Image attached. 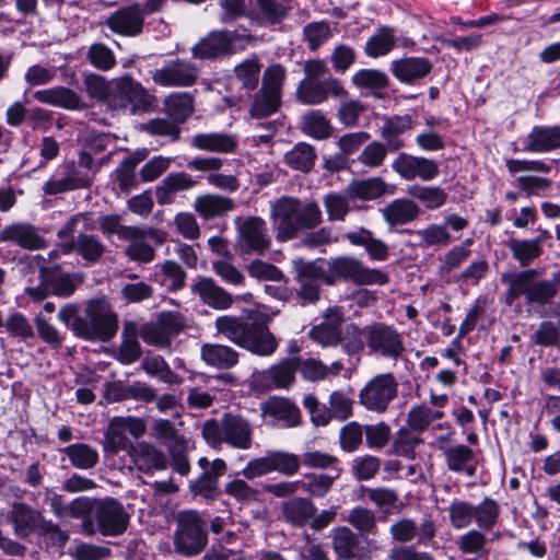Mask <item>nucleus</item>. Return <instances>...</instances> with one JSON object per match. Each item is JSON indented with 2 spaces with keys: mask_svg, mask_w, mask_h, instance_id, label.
<instances>
[{
  "mask_svg": "<svg viewBox=\"0 0 560 560\" xmlns=\"http://www.w3.org/2000/svg\"><path fill=\"white\" fill-rule=\"evenodd\" d=\"M270 218L278 242L294 240L304 230H313L322 223L323 213L317 202L283 196L271 203Z\"/></svg>",
  "mask_w": 560,
  "mask_h": 560,
  "instance_id": "obj_1",
  "label": "nucleus"
},
{
  "mask_svg": "<svg viewBox=\"0 0 560 560\" xmlns=\"http://www.w3.org/2000/svg\"><path fill=\"white\" fill-rule=\"evenodd\" d=\"M215 328L235 345L258 355H271L278 347L275 336L261 323L244 322L241 318L224 315L217 318Z\"/></svg>",
  "mask_w": 560,
  "mask_h": 560,
  "instance_id": "obj_2",
  "label": "nucleus"
},
{
  "mask_svg": "<svg viewBox=\"0 0 560 560\" xmlns=\"http://www.w3.org/2000/svg\"><path fill=\"white\" fill-rule=\"evenodd\" d=\"M206 442L213 448L226 443L233 448L248 450L253 441V427L242 416L224 413L220 421L207 420L201 430Z\"/></svg>",
  "mask_w": 560,
  "mask_h": 560,
  "instance_id": "obj_3",
  "label": "nucleus"
},
{
  "mask_svg": "<svg viewBox=\"0 0 560 560\" xmlns=\"http://www.w3.org/2000/svg\"><path fill=\"white\" fill-rule=\"evenodd\" d=\"M535 269H527L517 273H503L501 281L508 284L505 303H513L525 296L527 304L545 305L550 303L557 294L556 284L549 280H538Z\"/></svg>",
  "mask_w": 560,
  "mask_h": 560,
  "instance_id": "obj_4",
  "label": "nucleus"
},
{
  "mask_svg": "<svg viewBox=\"0 0 560 560\" xmlns=\"http://www.w3.org/2000/svg\"><path fill=\"white\" fill-rule=\"evenodd\" d=\"M325 283L334 285L339 281H350L357 285H385L389 281L386 272L369 268L352 256H338L324 265Z\"/></svg>",
  "mask_w": 560,
  "mask_h": 560,
  "instance_id": "obj_5",
  "label": "nucleus"
},
{
  "mask_svg": "<svg viewBox=\"0 0 560 560\" xmlns=\"http://www.w3.org/2000/svg\"><path fill=\"white\" fill-rule=\"evenodd\" d=\"M117 329V316L105 299L90 301L85 316L74 324V335L86 340L107 341L116 335Z\"/></svg>",
  "mask_w": 560,
  "mask_h": 560,
  "instance_id": "obj_6",
  "label": "nucleus"
},
{
  "mask_svg": "<svg viewBox=\"0 0 560 560\" xmlns=\"http://www.w3.org/2000/svg\"><path fill=\"white\" fill-rule=\"evenodd\" d=\"M154 96L130 77L114 80V89L109 96L108 107L114 110H125L130 114L148 112L153 107Z\"/></svg>",
  "mask_w": 560,
  "mask_h": 560,
  "instance_id": "obj_7",
  "label": "nucleus"
},
{
  "mask_svg": "<svg viewBox=\"0 0 560 560\" xmlns=\"http://www.w3.org/2000/svg\"><path fill=\"white\" fill-rule=\"evenodd\" d=\"M365 335L369 354L393 361L404 355L406 348L402 335L393 325L381 322L368 325Z\"/></svg>",
  "mask_w": 560,
  "mask_h": 560,
  "instance_id": "obj_8",
  "label": "nucleus"
},
{
  "mask_svg": "<svg viewBox=\"0 0 560 560\" xmlns=\"http://www.w3.org/2000/svg\"><path fill=\"white\" fill-rule=\"evenodd\" d=\"M399 384L393 373L372 377L359 392V402L366 410L384 413L398 396Z\"/></svg>",
  "mask_w": 560,
  "mask_h": 560,
  "instance_id": "obj_9",
  "label": "nucleus"
},
{
  "mask_svg": "<svg viewBox=\"0 0 560 560\" xmlns=\"http://www.w3.org/2000/svg\"><path fill=\"white\" fill-rule=\"evenodd\" d=\"M206 525L194 511L179 513L175 530L174 546L177 552L185 556L200 553L207 545Z\"/></svg>",
  "mask_w": 560,
  "mask_h": 560,
  "instance_id": "obj_10",
  "label": "nucleus"
},
{
  "mask_svg": "<svg viewBox=\"0 0 560 560\" xmlns=\"http://www.w3.org/2000/svg\"><path fill=\"white\" fill-rule=\"evenodd\" d=\"M145 422L136 417H114L104 434L103 448L107 455H117L129 446L126 435L129 432L133 438H140L145 433Z\"/></svg>",
  "mask_w": 560,
  "mask_h": 560,
  "instance_id": "obj_11",
  "label": "nucleus"
},
{
  "mask_svg": "<svg viewBox=\"0 0 560 560\" xmlns=\"http://www.w3.org/2000/svg\"><path fill=\"white\" fill-rule=\"evenodd\" d=\"M332 549L338 558L364 560L380 549L376 540L360 538L346 526L332 530Z\"/></svg>",
  "mask_w": 560,
  "mask_h": 560,
  "instance_id": "obj_12",
  "label": "nucleus"
},
{
  "mask_svg": "<svg viewBox=\"0 0 560 560\" xmlns=\"http://www.w3.org/2000/svg\"><path fill=\"white\" fill-rule=\"evenodd\" d=\"M296 273L299 289L298 298L302 305L314 304L319 300V282L325 283L324 265L317 261H306L302 258L292 260Z\"/></svg>",
  "mask_w": 560,
  "mask_h": 560,
  "instance_id": "obj_13",
  "label": "nucleus"
},
{
  "mask_svg": "<svg viewBox=\"0 0 560 560\" xmlns=\"http://www.w3.org/2000/svg\"><path fill=\"white\" fill-rule=\"evenodd\" d=\"M236 247L242 254L262 255L271 247L266 221L258 217L247 218L238 228Z\"/></svg>",
  "mask_w": 560,
  "mask_h": 560,
  "instance_id": "obj_14",
  "label": "nucleus"
},
{
  "mask_svg": "<svg viewBox=\"0 0 560 560\" xmlns=\"http://www.w3.org/2000/svg\"><path fill=\"white\" fill-rule=\"evenodd\" d=\"M93 176L83 172L74 161L59 165L57 172L44 184L46 195H58L66 191L90 187Z\"/></svg>",
  "mask_w": 560,
  "mask_h": 560,
  "instance_id": "obj_15",
  "label": "nucleus"
},
{
  "mask_svg": "<svg viewBox=\"0 0 560 560\" xmlns=\"http://www.w3.org/2000/svg\"><path fill=\"white\" fill-rule=\"evenodd\" d=\"M198 77L199 69L197 66L184 59L170 60L163 67L151 72L153 82L165 88L191 86L196 83Z\"/></svg>",
  "mask_w": 560,
  "mask_h": 560,
  "instance_id": "obj_16",
  "label": "nucleus"
},
{
  "mask_svg": "<svg viewBox=\"0 0 560 560\" xmlns=\"http://www.w3.org/2000/svg\"><path fill=\"white\" fill-rule=\"evenodd\" d=\"M295 94L296 100L304 105H319L329 96L341 98L347 92L339 79L329 75L322 81L302 80Z\"/></svg>",
  "mask_w": 560,
  "mask_h": 560,
  "instance_id": "obj_17",
  "label": "nucleus"
},
{
  "mask_svg": "<svg viewBox=\"0 0 560 560\" xmlns=\"http://www.w3.org/2000/svg\"><path fill=\"white\" fill-rule=\"evenodd\" d=\"M144 19L141 5L132 3L112 12L105 25L115 34L133 37L142 32Z\"/></svg>",
  "mask_w": 560,
  "mask_h": 560,
  "instance_id": "obj_18",
  "label": "nucleus"
},
{
  "mask_svg": "<svg viewBox=\"0 0 560 560\" xmlns=\"http://www.w3.org/2000/svg\"><path fill=\"white\" fill-rule=\"evenodd\" d=\"M98 530L104 536H118L127 528L129 516L114 499L102 501L95 512Z\"/></svg>",
  "mask_w": 560,
  "mask_h": 560,
  "instance_id": "obj_19",
  "label": "nucleus"
},
{
  "mask_svg": "<svg viewBox=\"0 0 560 560\" xmlns=\"http://www.w3.org/2000/svg\"><path fill=\"white\" fill-rule=\"evenodd\" d=\"M237 35L235 32L213 31L201 38L192 48L191 55L196 59H217L234 52L233 44Z\"/></svg>",
  "mask_w": 560,
  "mask_h": 560,
  "instance_id": "obj_20",
  "label": "nucleus"
},
{
  "mask_svg": "<svg viewBox=\"0 0 560 560\" xmlns=\"http://www.w3.org/2000/svg\"><path fill=\"white\" fill-rule=\"evenodd\" d=\"M393 170L406 180L420 178L431 180L439 175V165L435 161L400 153L392 164Z\"/></svg>",
  "mask_w": 560,
  "mask_h": 560,
  "instance_id": "obj_21",
  "label": "nucleus"
},
{
  "mask_svg": "<svg viewBox=\"0 0 560 560\" xmlns=\"http://www.w3.org/2000/svg\"><path fill=\"white\" fill-rule=\"evenodd\" d=\"M343 319L345 314L341 307L332 306L327 308L323 322L308 331L310 338L323 347L337 346L341 340L340 326Z\"/></svg>",
  "mask_w": 560,
  "mask_h": 560,
  "instance_id": "obj_22",
  "label": "nucleus"
},
{
  "mask_svg": "<svg viewBox=\"0 0 560 560\" xmlns=\"http://www.w3.org/2000/svg\"><path fill=\"white\" fill-rule=\"evenodd\" d=\"M389 533L395 541L406 544L417 538L418 545L428 546L435 535V527L429 520L417 525L411 518H401L390 526Z\"/></svg>",
  "mask_w": 560,
  "mask_h": 560,
  "instance_id": "obj_23",
  "label": "nucleus"
},
{
  "mask_svg": "<svg viewBox=\"0 0 560 560\" xmlns=\"http://www.w3.org/2000/svg\"><path fill=\"white\" fill-rule=\"evenodd\" d=\"M1 242H14L28 250L46 248L47 242L39 234L38 229L28 223H13L3 228L0 233Z\"/></svg>",
  "mask_w": 560,
  "mask_h": 560,
  "instance_id": "obj_24",
  "label": "nucleus"
},
{
  "mask_svg": "<svg viewBox=\"0 0 560 560\" xmlns=\"http://www.w3.org/2000/svg\"><path fill=\"white\" fill-rule=\"evenodd\" d=\"M432 70V63L424 57H405L390 62L393 75L405 84H415Z\"/></svg>",
  "mask_w": 560,
  "mask_h": 560,
  "instance_id": "obj_25",
  "label": "nucleus"
},
{
  "mask_svg": "<svg viewBox=\"0 0 560 560\" xmlns=\"http://www.w3.org/2000/svg\"><path fill=\"white\" fill-rule=\"evenodd\" d=\"M560 149V126H534L526 137L524 151L547 153Z\"/></svg>",
  "mask_w": 560,
  "mask_h": 560,
  "instance_id": "obj_26",
  "label": "nucleus"
},
{
  "mask_svg": "<svg viewBox=\"0 0 560 560\" xmlns=\"http://www.w3.org/2000/svg\"><path fill=\"white\" fill-rule=\"evenodd\" d=\"M442 451L447 468L453 472H460L472 477L477 470L475 454L471 448L464 444L451 446L439 445Z\"/></svg>",
  "mask_w": 560,
  "mask_h": 560,
  "instance_id": "obj_27",
  "label": "nucleus"
},
{
  "mask_svg": "<svg viewBox=\"0 0 560 560\" xmlns=\"http://www.w3.org/2000/svg\"><path fill=\"white\" fill-rule=\"evenodd\" d=\"M33 96L42 104L68 110H75L82 106L80 95L75 91L61 85L37 90Z\"/></svg>",
  "mask_w": 560,
  "mask_h": 560,
  "instance_id": "obj_28",
  "label": "nucleus"
},
{
  "mask_svg": "<svg viewBox=\"0 0 560 560\" xmlns=\"http://www.w3.org/2000/svg\"><path fill=\"white\" fill-rule=\"evenodd\" d=\"M192 291L200 296L205 304L215 310H225L233 303L231 294L218 285L212 278H197Z\"/></svg>",
  "mask_w": 560,
  "mask_h": 560,
  "instance_id": "obj_29",
  "label": "nucleus"
},
{
  "mask_svg": "<svg viewBox=\"0 0 560 560\" xmlns=\"http://www.w3.org/2000/svg\"><path fill=\"white\" fill-rule=\"evenodd\" d=\"M13 524L14 534L25 538L35 532L43 522V515L25 503H15L8 516Z\"/></svg>",
  "mask_w": 560,
  "mask_h": 560,
  "instance_id": "obj_30",
  "label": "nucleus"
},
{
  "mask_svg": "<svg viewBox=\"0 0 560 560\" xmlns=\"http://www.w3.org/2000/svg\"><path fill=\"white\" fill-rule=\"evenodd\" d=\"M130 456L137 468L143 472L163 470L167 466L164 453L148 442H139L132 446Z\"/></svg>",
  "mask_w": 560,
  "mask_h": 560,
  "instance_id": "obj_31",
  "label": "nucleus"
},
{
  "mask_svg": "<svg viewBox=\"0 0 560 560\" xmlns=\"http://www.w3.org/2000/svg\"><path fill=\"white\" fill-rule=\"evenodd\" d=\"M237 138L224 132H201L191 137L190 145L200 151L233 153L237 148Z\"/></svg>",
  "mask_w": 560,
  "mask_h": 560,
  "instance_id": "obj_32",
  "label": "nucleus"
},
{
  "mask_svg": "<svg viewBox=\"0 0 560 560\" xmlns=\"http://www.w3.org/2000/svg\"><path fill=\"white\" fill-rule=\"evenodd\" d=\"M152 280L167 291H177L184 288L186 272L174 260H165L153 267Z\"/></svg>",
  "mask_w": 560,
  "mask_h": 560,
  "instance_id": "obj_33",
  "label": "nucleus"
},
{
  "mask_svg": "<svg viewBox=\"0 0 560 560\" xmlns=\"http://www.w3.org/2000/svg\"><path fill=\"white\" fill-rule=\"evenodd\" d=\"M262 412L282 427H295L300 422V410L290 400L284 398H270L262 406Z\"/></svg>",
  "mask_w": 560,
  "mask_h": 560,
  "instance_id": "obj_34",
  "label": "nucleus"
},
{
  "mask_svg": "<svg viewBox=\"0 0 560 560\" xmlns=\"http://www.w3.org/2000/svg\"><path fill=\"white\" fill-rule=\"evenodd\" d=\"M226 464L221 458L212 460L209 470L203 471L200 477L190 483V490L203 498H213L218 490L219 478L225 474Z\"/></svg>",
  "mask_w": 560,
  "mask_h": 560,
  "instance_id": "obj_35",
  "label": "nucleus"
},
{
  "mask_svg": "<svg viewBox=\"0 0 560 560\" xmlns=\"http://www.w3.org/2000/svg\"><path fill=\"white\" fill-rule=\"evenodd\" d=\"M200 357L207 365L217 369H231L238 362V353L224 345L205 343L201 346Z\"/></svg>",
  "mask_w": 560,
  "mask_h": 560,
  "instance_id": "obj_36",
  "label": "nucleus"
},
{
  "mask_svg": "<svg viewBox=\"0 0 560 560\" xmlns=\"http://www.w3.org/2000/svg\"><path fill=\"white\" fill-rule=\"evenodd\" d=\"M382 214L389 225H401L417 219L420 208L410 199L399 198L382 209Z\"/></svg>",
  "mask_w": 560,
  "mask_h": 560,
  "instance_id": "obj_37",
  "label": "nucleus"
},
{
  "mask_svg": "<svg viewBox=\"0 0 560 560\" xmlns=\"http://www.w3.org/2000/svg\"><path fill=\"white\" fill-rule=\"evenodd\" d=\"M194 208L203 219H212L232 211L234 202L229 197L205 194L196 198Z\"/></svg>",
  "mask_w": 560,
  "mask_h": 560,
  "instance_id": "obj_38",
  "label": "nucleus"
},
{
  "mask_svg": "<svg viewBox=\"0 0 560 560\" xmlns=\"http://www.w3.org/2000/svg\"><path fill=\"white\" fill-rule=\"evenodd\" d=\"M154 231L152 229L144 231L133 226V233L131 237L124 238L125 241L129 242L125 249V254L130 260L148 264L154 259L155 252L153 247L145 241L147 234L152 235Z\"/></svg>",
  "mask_w": 560,
  "mask_h": 560,
  "instance_id": "obj_39",
  "label": "nucleus"
},
{
  "mask_svg": "<svg viewBox=\"0 0 560 560\" xmlns=\"http://www.w3.org/2000/svg\"><path fill=\"white\" fill-rule=\"evenodd\" d=\"M315 512L316 508L313 502L305 498H293L282 504L284 520L296 527L306 525Z\"/></svg>",
  "mask_w": 560,
  "mask_h": 560,
  "instance_id": "obj_40",
  "label": "nucleus"
},
{
  "mask_svg": "<svg viewBox=\"0 0 560 560\" xmlns=\"http://www.w3.org/2000/svg\"><path fill=\"white\" fill-rule=\"evenodd\" d=\"M412 127V119L408 115L387 118L381 128V137L389 150L397 151L404 147L399 137Z\"/></svg>",
  "mask_w": 560,
  "mask_h": 560,
  "instance_id": "obj_41",
  "label": "nucleus"
},
{
  "mask_svg": "<svg viewBox=\"0 0 560 560\" xmlns=\"http://www.w3.org/2000/svg\"><path fill=\"white\" fill-rule=\"evenodd\" d=\"M261 62L253 55L234 67V79L241 90L246 93L254 91L259 82Z\"/></svg>",
  "mask_w": 560,
  "mask_h": 560,
  "instance_id": "obj_42",
  "label": "nucleus"
},
{
  "mask_svg": "<svg viewBox=\"0 0 560 560\" xmlns=\"http://www.w3.org/2000/svg\"><path fill=\"white\" fill-rule=\"evenodd\" d=\"M395 30L389 26L378 27L366 40L364 51L371 58L388 55L396 46Z\"/></svg>",
  "mask_w": 560,
  "mask_h": 560,
  "instance_id": "obj_43",
  "label": "nucleus"
},
{
  "mask_svg": "<svg viewBox=\"0 0 560 560\" xmlns=\"http://www.w3.org/2000/svg\"><path fill=\"white\" fill-rule=\"evenodd\" d=\"M541 244L542 237H536L534 240L511 238L506 243L513 258L521 267L529 266L541 255Z\"/></svg>",
  "mask_w": 560,
  "mask_h": 560,
  "instance_id": "obj_44",
  "label": "nucleus"
},
{
  "mask_svg": "<svg viewBox=\"0 0 560 560\" xmlns=\"http://www.w3.org/2000/svg\"><path fill=\"white\" fill-rule=\"evenodd\" d=\"M196 185L197 182L185 172L171 173L162 180L161 186L158 187V201L161 205L167 203L171 201V195L188 190Z\"/></svg>",
  "mask_w": 560,
  "mask_h": 560,
  "instance_id": "obj_45",
  "label": "nucleus"
},
{
  "mask_svg": "<svg viewBox=\"0 0 560 560\" xmlns=\"http://www.w3.org/2000/svg\"><path fill=\"white\" fill-rule=\"evenodd\" d=\"M407 194L418 200L428 210H435L443 207L448 198L445 189L439 186L411 185Z\"/></svg>",
  "mask_w": 560,
  "mask_h": 560,
  "instance_id": "obj_46",
  "label": "nucleus"
},
{
  "mask_svg": "<svg viewBox=\"0 0 560 560\" xmlns=\"http://www.w3.org/2000/svg\"><path fill=\"white\" fill-rule=\"evenodd\" d=\"M298 359H284L264 372V378L269 381L276 388H288L295 380L298 371Z\"/></svg>",
  "mask_w": 560,
  "mask_h": 560,
  "instance_id": "obj_47",
  "label": "nucleus"
},
{
  "mask_svg": "<svg viewBox=\"0 0 560 560\" xmlns=\"http://www.w3.org/2000/svg\"><path fill=\"white\" fill-rule=\"evenodd\" d=\"M141 369L149 376L170 385H177L183 382V378L170 368L161 355L145 357L141 362Z\"/></svg>",
  "mask_w": 560,
  "mask_h": 560,
  "instance_id": "obj_48",
  "label": "nucleus"
},
{
  "mask_svg": "<svg viewBox=\"0 0 560 560\" xmlns=\"http://www.w3.org/2000/svg\"><path fill=\"white\" fill-rule=\"evenodd\" d=\"M106 252V246L95 235L79 233L77 236V254L81 256L84 266L97 264Z\"/></svg>",
  "mask_w": 560,
  "mask_h": 560,
  "instance_id": "obj_49",
  "label": "nucleus"
},
{
  "mask_svg": "<svg viewBox=\"0 0 560 560\" xmlns=\"http://www.w3.org/2000/svg\"><path fill=\"white\" fill-rule=\"evenodd\" d=\"M164 107L175 122L182 124L192 114L194 101L189 93H172L165 98Z\"/></svg>",
  "mask_w": 560,
  "mask_h": 560,
  "instance_id": "obj_50",
  "label": "nucleus"
},
{
  "mask_svg": "<svg viewBox=\"0 0 560 560\" xmlns=\"http://www.w3.org/2000/svg\"><path fill=\"white\" fill-rule=\"evenodd\" d=\"M78 469H91L98 463V453L85 443H75L60 450Z\"/></svg>",
  "mask_w": 560,
  "mask_h": 560,
  "instance_id": "obj_51",
  "label": "nucleus"
},
{
  "mask_svg": "<svg viewBox=\"0 0 560 560\" xmlns=\"http://www.w3.org/2000/svg\"><path fill=\"white\" fill-rule=\"evenodd\" d=\"M302 131L308 137L323 140L330 136L331 126L322 110L313 109L302 117Z\"/></svg>",
  "mask_w": 560,
  "mask_h": 560,
  "instance_id": "obj_52",
  "label": "nucleus"
},
{
  "mask_svg": "<svg viewBox=\"0 0 560 560\" xmlns=\"http://www.w3.org/2000/svg\"><path fill=\"white\" fill-rule=\"evenodd\" d=\"M316 160L314 148L305 142L295 144L284 154V162L292 168L308 172Z\"/></svg>",
  "mask_w": 560,
  "mask_h": 560,
  "instance_id": "obj_53",
  "label": "nucleus"
},
{
  "mask_svg": "<svg viewBox=\"0 0 560 560\" xmlns=\"http://www.w3.org/2000/svg\"><path fill=\"white\" fill-rule=\"evenodd\" d=\"M339 476L340 469H335L334 474L307 475L301 479L302 491L312 497L322 498L329 491L334 481Z\"/></svg>",
  "mask_w": 560,
  "mask_h": 560,
  "instance_id": "obj_54",
  "label": "nucleus"
},
{
  "mask_svg": "<svg viewBox=\"0 0 560 560\" xmlns=\"http://www.w3.org/2000/svg\"><path fill=\"white\" fill-rule=\"evenodd\" d=\"M351 81L358 89L371 92L383 90L388 85V77L377 69H361L352 75Z\"/></svg>",
  "mask_w": 560,
  "mask_h": 560,
  "instance_id": "obj_55",
  "label": "nucleus"
},
{
  "mask_svg": "<svg viewBox=\"0 0 560 560\" xmlns=\"http://www.w3.org/2000/svg\"><path fill=\"white\" fill-rule=\"evenodd\" d=\"M281 105V96L270 94L268 91L260 88L255 94L253 103L249 108V114L254 118L268 117L275 114Z\"/></svg>",
  "mask_w": 560,
  "mask_h": 560,
  "instance_id": "obj_56",
  "label": "nucleus"
},
{
  "mask_svg": "<svg viewBox=\"0 0 560 560\" xmlns=\"http://www.w3.org/2000/svg\"><path fill=\"white\" fill-rule=\"evenodd\" d=\"M348 192L352 198L373 200L385 192V183L378 177L354 180L348 186Z\"/></svg>",
  "mask_w": 560,
  "mask_h": 560,
  "instance_id": "obj_57",
  "label": "nucleus"
},
{
  "mask_svg": "<svg viewBox=\"0 0 560 560\" xmlns=\"http://www.w3.org/2000/svg\"><path fill=\"white\" fill-rule=\"evenodd\" d=\"M420 238V244L424 246H446L453 241L459 238L458 235H452L442 224H430L427 228L416 232Z\"/></svg>",
  "mask_w": 560,
  "mask_h": 560,
  "instance_id": "obj_58",
  "label": "nucleus"
},
{
  "mask_svg": "<svg viewBox=\"0 0 560 560\" xmlns=\"http://www.w3.org/2000/svg\"><path fill=\"white\" fill-rule=\"evenodd\" d=\"M346 521L362 535H375L377 533L376 516L372 510L357 506L350 510Z\"/></svg>",
  "mask_w": 560,
  "mask_h": 560,
  "instance_id": "obj_59",
  "label": "nucleus"
},
{
  "mask_svg": "<svg viewBox=\"0 0 560 560\" xmlns=\"http://www.w3.org/2000/svg\"><path fill=\"white\" fill-rule=\"evenodd\" d=\"M450 523L455 529L468 527L475 515V505L463 500H453L447 509Z\"/></svg>",
  "mask_w": 560,
  "mask_h": 560,
  "instance_id": "obj_60",
  "label": "nucleus"
},
{
  "mask_svg": "<svg viewBox=\"0 0 560 560\" xmlns=\"http://www.w3.org/2000/svg\"><path fill=\"white\" fill-rule=\"evenodd\" d=\"M443 417V411L432 410L425 405H419L409 410L407 421L411 429L422 432L427 430L433 421L442 419Z\"/></svg>",
  "mask_w": 560,
  "mask_h": 560,
  "instance_id": "obj_61",
  "label": "nucleus"
},
{
  "mask_svg": "<svg viewBox=\"0 0 560 560\" xmlns=\"http://www.w3.org/2000/svg\"><path fill=\"white\" fill-rule=\"evenodd\" d=\"M141 129L151 136L165 137L170 141H177L180 137V128L174 120L166 118H153L141 126Z\"/></svg>",
  "mask_w": 560,
  "mask_h": 560,
  "instance_id": "obj_62",
  "label": "nucleus"
},
{
  "mask_svg": "<svg viewBox=\"0 0 560 560\" xmlns=\"http://www.w3.org/2000/svg\"><path fill=\"white\" fill-rule=\"evenodd\" d=\"M499 513V504L494 500L486 498L480 504L475 505L474 520L479 528L488 530L495 525Z\"/></svg>",
  "mask_w": 560,
  "mask_h": 560,
  "instance_id": "obj_63",
  "label": "nucleus"
},
{
  "mask_svg": "<svg viewBox=\"0 0 560 560\" xmlns=\"http://www.w3.org/2000/svg\"><path fill=\"white\" fill-rule=\"evenodd\" d=\"M287 77V69L280 63L268 66L261 78V89L270 94L282 95V86Z\"/></svg>",
  "mask_w": 560,
  "mask_h": 560,
  "instance_id": "obj_64",
  "label": "nucleus"
}]
</instances>
